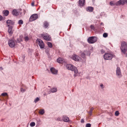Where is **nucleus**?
Instances as JSON below:
<instances>
[{
  "mask_svg": "<svg viewBox=\"0 0 127 127\" xmlns=\"http://www.w3.org/2000/svg\"><path fill=\"white\" fill-rule=\"evenodd\" d=\"M66 66V68L68 70L74 71V72L75 74L74 75L75 77H76L77 76L76 74L78 73V69L76 67L71 64H67Z\"/></svg>",
  "mask_w": 127,
  "mask_h": 127,
  "instance_id": "1",
  "label": "nucleus"
},
{
  "mask_svg": "<svg viewBox=\"0 0 127 127\" xmlns=\"http://www.w3.org/2000/svg\"><path fill=\"white\" fill-rule=\"evenodd\" d=\"M113 57V55L111 53L109 52L105 53L103 56V58L105 60H111Z\"/></svg>",
  "mask_w": 127,
  "mask_h": 127,
  "instance_id": "2",
  "label": "nucleus"
},
{
  "mask_svg": "<svg viewBox=\"0 0 127 127\" xmlns=\"http://www.w3.org/2000/svg\"><path fill=\"white\" fill-rule=\"evenodd\" d=\"M87 40L89 43H93L96 41L97 38L95 36L90 37L88 38Z\"/></svg>",
  "mask_w": 127,
  "mask_h": 127,
  "instance_id": "3",
  "label": "nucleus"
},
{
  "mask_svg": "<svg viewBox=\"0 0 127 127\" xmlns=\"http://www.w3.org/2000/svg\"><path fill=\"white\" fill-rule=\"evenodd\" d=\"M41 35V36L45 40L47 41L50 40L51 37L49 36V35L47 33L42 34Z\"/></svg>",
  "mask_w": 127,
  "mask_h": 127,
  "instance_id": "4",
  "label": "nucleus"
},
{
  "mask_svg": "<svg viewBox=\"0 0 127 127\" xmlns=\"http://www.w3.org/2000/svg\"><path fill=\"white\" fill-rule=\"evenodd\" d=\"M36 41L37 44L39 45L40 48H43L44 47V45L42 40L40 39H37Z\"/></svg>",
  "mask_w": 127,
  "mask_h": 127,
  "instance_id": "5",
  "label": "nucleus"
},
{
  "mask_svg": "<svg viewBox=\"0 0 127 127\" xmlns=\"http://www.w3.org/2000/svg\"><path fill=\"white\" fill-rule=\"evenodd\" d=\"M38 18V15L36 14H34L32 15L29 19V21L32 22L36 20Z\"/></svg>",
  "mask_w": 127,
  "mask_h": 127,
  "instance_id": "6",
  "label": "nucleus"
},
{
  "mask_svg": "<svg viewBox=\"0 0 127 127\" xmlns=\"http://www.w3.org/2000/svg\"><path fill=\"white\" fill-rule=\"evenodd\" d=\"M8 43L10 47H13L15 45L14 40L12 39H10L9 40Z\"/></svg>",
  "mask_w": 127,
  "mask_h": 127,
  "instance_id": "7",
  "label": "nucleus"
},
{
  "mask_svg": "<svg viewBox=\"0 0 127 127\" xmlns=\"http://www.w3.org/2000/svg\"><path fill=\"white\" fill-rule=\"evenodd\" d=\"M0 96H1L5 100H6L8 98V96L6 93H2Z\"/></svg>",
  "mask_w": 127,
  "mask_h": 127,
  "instance_id": "8",
  "label": "nucleus"
},
{
  "mask_svg": "<svg viewBox=\"0 0 127 127\" xmlns=\"http://www.w3.org/2000/svg\"><path fill=\"white\" fill-rule=\"evenodd\" d=\"M116 72V75L119 77H120L122 76V75L121 73V70L119 67H117Z\"/></svg>",
  "mask_w": 127,
  "mask_h": 127,
  "instance_id": "9",
  "label": "nucleus"
},
{
  "mask_svg": "<svg viewBox=\"0 0 127 127\" xmlns=\"http://www.w3.org/2000/svg\"><path fill=\"white\" fill-rule=\"evenodd\" d=\"M72 59L73 60L76 61H79L80 57L77 55L75 54H73L72 56Z\"/></svg>",
  "mask_w": 127,
  "mask_h": 127,
  "instance_id": "10",
  "label": "nucleus"
},
{
  "mask_svg": "<svg viewBox=\"0 0 127 127\" xmlns=\"http://www.w3.org/2000/svg\"><path fill=\"white\" fill-rule=\"evenodd\" d=\"M127 2V0H120L117 2V4L118 5H124L125 3Z\"/></svg>",
  "mask_w": 127,
  "mask_h": 127,
  "instance_id": "11",
  "label": "nucleus"
},
{
  "mask_svg": "<svg viewBox=\"0 0 127 127\" xmlns=\"http://www.w3.org/2000/svg\"><path fill=\"white\" fill-rule=\"evenodd\" d=\"M12 29V26H11L9 27L8 30V32L9 33V35L10 36L12 35V34L13 32Z\"/></svg>",
  "mask_w": 127,
  "mask_h": 127,
  "instance_id": "12",
  "label": "nucleus"
},
{
  "mask_svg": "<svg viewBox=\"0 0 127 127\" xmlns=\"http://www.w3.org/2000/svg\"><path fill=\"white\" fill-rule=\"evenodd\" d=\"M50 70L51 71L52 74H57L58 71L54 68H51Z\"/></svg>",
  "mask_w": 127,
  "mask_h": 127,
  "instance_id": "13",
  "label": "nucleus"
},
{
  "mask_svg": "<svg viewBox=\"0 0 127 127\" xmlns=\"http://www.w3.org/2000/svg\"><path fill=\"white\" fill-rule=\"evenodd\" d=\"M57 62L59 63L63 64L65 62V60L63 58H59L57 60Z\"/></svg>",
  "mask_w": 127,
  "mask_h": 127,
  "instance_id": "14",
  "label": "nucleus"
},
{
  "mask_svg": "<svg viewBox=\"0 0 127 127\" xmlns=\"http://www.w3.org/2000/svg\"><path fill=\"white\" fill-rule=\"evenodd\" d=\"M94 9L93 7L91 6H89L86 8V10L89 12H92L93 11Z\"/></svg>",
  "mask_w": 127,
  "mask_h": 127,
  "instance_id": "15",
  "label": "nucleus"
},
{
  "mask_svg": "<svg viewBox=\"0 0 127 127\" xmlns=\"http://www.w3.org/2000/svg\"><path fill=\"white\" fill-rule=\"evenodd\" d=\"M6 23L8 26H9L11 25H13L14 23L11 20H8L6 21Z\"/></svg>",
  "mask_w": 127,
  "mask_h": 127,
  "instance_id": "16",
  "label": "nucleus"
},
{
  "mask_svg": "<svg viewBox=\"0 0 127 127\" xmlns=\"http://www.w3.org/2000/svg\"><path fill=\"white\" fill-rule=\"evenodd\" d=\"M12 14L14 15L17 16L19 14V13L17 10L16 9H14L13 10Z\"/></svg>",
  "mask_w": 127,
  "mask_h": 127,
  "instance_id": "17",
  "label": "nucleus"
},
{
  "mask_svg": "<svg viewBox=\"0 0 127 127\" xmlns=\"http://www.w3.org/2000/svg\"><path fill=\"white\" fill-rule=\"evenodd\" d=\"M63 119L64 122H67L69 120V118L66 116H63Z\"/></svg>",
  "mask_w": 127,
  "mask_h": 127,
  "instance_id": "18",
  "label": "nucleus"
},
{
  "mask_svg": "<svg viewBox=\"0 0 127 127\" xmlns=\"http://www.w3.org/2000/svg\"><path fill=\"white\" fill-rule=\"evenodd\" d=\"M85 0H79V4L80 6H83L85 4Z\"/></svg>",
  "mask_w": 127,
  "mask_h": 127,
  "instance_id": "19",
  "label": "nucleus"
},
{
  "mask_svg": "<svg viewBox=\"0 0 127 127\" xmlns=\"http://www.w3.org/2000/svg\"><path fill=\"white\" fill-rule=\"evenodd\" d=\"M87 51H84V52H82L81 54V57L83 58H84L86 57V54L87 53Z\"/></svg>",
  "mask_w": 127,
  "mask_h": 127,
  "instance_id": "20",
  "label": "nucleus"
},
{
  "mask_svg": "<svg viewBox=\"0 0 127 127\" xmlns=\"http://www.w3.org/2000/svg\"><path fill=\"white\" fill-rule=\"evenodd\" d=\"M3 13L5 16H7L9 14V11L8 10H5L3 11Z\"/></svg>",
  "mask_w": 127,
  "mask_h": 127,
  "instance_id": "21",
  "label": "nucleus"
},
{
  "mask_svg": "<svg viewBox=\"0 0 127 127\" xmlns=\"http://www.w3.org/2000/svg\"><path fill=\"white\" fill-rule=\"evenodd\" d=\"M39 113L41 115H43L44 113V109H40L39 110Z\"/></svg>",
  "mask_w": 127,
  "mask_h": 127,
  "instance_id": "22",
  "label": "nucleus"
},
{
  "mask_svg": "<svg viewBox=\"0 0 127 127\" xmlns=\"http://www.w3.org/2000/svg\"><path fill=\"white\" fill-rule=\"evenodd\" d=\"M51 92L52 93H54L56 92L57 91V89L56 88H54L51 89Z\"/></svg>",
  "mask_w": 127,
  "mask_h": 127,
  "instance_id": "23",
  "label": "nucleus"
},
{
  "mask_svg": "<svg viewBox=\"0 0 127 127\" xmlns=\"http://www.w3.org/2000/svg\"><path fill=\"white\" fill-rule=\"evenodd\" d=\"M44 25L45 28H46L48 27V26L49 24L46 21L44 23Z\"/></svg>",
  "mask_w": 127,
  "mask_h": 127,
  "instance_id": "24",
  "label": "nucleus"
},
{
  "mask_svg": "<svg viewBox=\"0 0 127 127\" xmlns=\"http://www.w3.org/2000/svg\"><path fill=\"white\" fill-rule=\"evenodd\" d=\"M48 46L50 48L52 47L53 45L52 43L50 42H47V43Z\"/></svg>",
  "mask_w": 127,
  "mask_h": 127,
  "instance_id": "25",
  "label": "nucleus"
},
{
  "mask_svg": "<svg viewBox=\"0 0 127 127\" xmlns=\"http://www.w3.org/2000/svg\"><path fill=\"white\" fill-rule=\"evenodd\" d=\"M24 39L25 41H27L29 39V38L28 36H26L24 37Z\"/></svg>",
  "mask_w": 127,
  "mask_h": 127,
  "instance_id": "26",
  "label": "nucleus"
},
{
  "mask_svg": "<svg viewBox=\"0 0 127 127\" xmlns=\"http://www.w3.org/2000/svg\"><path fill=\"white\" fill-rule=\"evenodd\" d=\"M23 22L22 20H19L18 22V24L20 25L23 24Z\"/></svg>",
  "mask_w": 127,
  "mask_h": 127,
  "instance_id": "27",
  "label": "nucleus"
},
{
  "mask_svg": "<svg viewBox=\"0 0 127 127\" xmlns=\"http://www.w3.org/2000/svg\"><path fill=\"white\" fill-rule=\"evenodd\" d=\"M35 123L34 122H31L30 124V126L31 127H33L35 126Z\"/></svg>",
  "mask_w": 127,
  "mask_h": 127,
  "instance_id": "28",
  "label": "nucleus"
},
{
  "mask_svg": "<svg viewBox=\"0 0 127 127\" xmlns=\"http://www.w3.org/2000/svg\"><path fill=\"white\" fill-rule=\"evenodd\" d=\"M108 34L106 33H104L103 34V36L104 37H106L108 36Z\"/></svg>",
  "mask_w": 127,
  "mask_h": 127,
  "instance_id": "29",
  "label": "nucleus"
},
{
  "mask_svg": "<svg viewBox=\"0 0 127 127\" xmlns=\"http://www.w3.org/2000/svg\"><path fill=\"white\" fill-rule=\"evenodd\" d=\"M119 112L118 111H116L115 113V115L116 116H117L119 115Z\"/></svg>",
  "mask_w": 127,
  "mask_h": 127,
  "instance_id": "30",
  "label": "nucleus"
},
{
  "mask_svg": "<svg viewBox=\"0 0 127 127\" xmlns=\"http://www.w3.org/2000/svg\"><path fill=\"white\" fill-rule=\"evenodd\" d=\"M90 28L91 29L94 30L95 29V28L94 26L93 25H91L90 26Z\"/></svg>",
  "mask_w": 127,
  "mask_h": 127,
  "instance_id": "31",
  "label": "nucleus"
},
{
  "mask_svg": "<svg viewBox=\"0 0 127 127\" xmlns=\"http://www.w3.org/2000/svg\"><path fill=\"white\" fill-rule=\"evenodd\" d=\"M39 98L37 97L34 100V102L35 103H36L37 102L39 101Z\"/></svg>",
  "mask_w": 127,
  "mask_h": 127,
  "instance_id": "32",
  "label": "nucleus"
},
{
  "mask_svg": "<svg viewBox=\"0 0 127 127\" xmlns=\"http://www.w3.org/2000/svg\"><path fill=\"white\" fill-rule=\"evenodd\" d=\"M17 40L19 42H20V41H22V37L21 36H20L19 38Z\"/></svg>",
  "mask_w": 127,
  "mask_h": 127,
  "instance_id": "33",
  "label": "nucleus"
},
{
  "mask_svg": "<svg viewBox=\"0 0 127 127\" xmlns=\"http://www.w3.org/2000/svg\"><path fill=\"white\" fill-rule=\"evenodd\" d=\"M91 124L89 123L87 124L86 125V127H91Z\"/></svg>",
  "mask_w": 127,
  "mask_h": 127,
  "instance_id": "34",
  "label": "nucleus"
},
{
  "mask_svg": "<svg viewBox=\"0 0 127 127\" xmlns=\"http://www.w3.org/2000/svg\"><path fill=\"white\" fill-rule=\"evenodd\" d=\"M21 91L22 92H24L25 91V89H23L22 87L21 88Z\"/></svg>",
  "mask_w": 127,
  "mask_h": 127,
  "instance_id": "35",
  "label": "nucleus"
},
{
  "mask_svg": "<svg viewBox=\"0 0 127 127\" xmlns=\"http://www.w3.org/2000/svg\"><path fill=\"white\" fill-rule=\"evenodd\" d=\"M110 4L111 6L113 5H114V4L113 3V2L112 1L110 2L109 3Z\"/></svg>",
  "mask_w": 127,
  "mask_h": 127,
  "instance_id": "36",
  "label": "nucleus"
},
{
  "mask_svg": "<svg viewBox=\"0 0 127 127\" xmlns=\"http://www.w3.org/2000/svg\"><path fill=\"white\" fill-rule=\"evenodd\" d=\"M100 51L101 52V53L102 54L104 53L105 52V51H104V50L103 49H102Z\"/></svg>",
  "mask_w": 127,
  "mask_h": 127,
  "instance_id": "37",
  "label": "nucleus"
},
{
  "mask_svg": "<svg viewBox=\"0 0 127 127\" xmlns=\"http://www.w3.org/2000/svg\"><path fill=\"white\" fill-rule=\"evenodd\" d=\"M34 1H32L31 3L32 5V6H35V5H34Z\"/></svg>",
  "mask_w": 127,
  "mask_h": 127,
  "instance_id": "38",
  "label": "nucleus"
},
{
  "mask_svg": "<svg viewBox=\"0 0 127 127\" xmlns=\"http://www.w3.org/2000/svg\"><path fill=\"white\" fill-rule=\"evenodd\" d=\"M94 109V108L93 107L91 108L90 111H91V112H92V111Z\"/></svg>",
  "mask_w": 127,
  "mask_h": 127,
  "instance_id": "39",
  "label": "nucleus"
},
{
  "mask_svg": "<svg viewBox=\"0 0 127 127\" xmlns=\"http://www.w3.org/2000/svg\"><path fill=\"white\" fill-rule=\"evenodd\" d=\"M84 119H81V122L82 123H84Z\"/></svg>",
  "mask_w": 127,
  "mask_h": 127,
  "instance_id": "40",
  "label": "nucleus"
},
{
  "mask_svg": "<svg viewBox=\"0 0 127 127\" xmlns=\"http://www.w3.org/2000/svg\"><path fill=\"white\" fill-rule=\"evenodd\" d=\"M57 120L59 121H61V119L60 118H58L57 119Z\"/></svg>",
  "mask_w": 127,
  "mask_h": 127,
  "instance_id": "41",
  "label": "nucleus"
},
{
  "mask_svg": "<svg viewBox=\"0 0 127 127\" xmlns=\"http://www.w3.org/2000/svg\"><path fill=\"white\" fill-rule=\"evenodd\" d=\"M2 19V17L0 15V21Z\"/></svg>",
  "mask_w": 127,
  "mask_h": 127,
  "instance_id": "42",
  "label": "nucleus"
},
{
  "mask_svg": "<svg viewBox=\"0 0 127 127\" xmlns=\"http://www.w3.org/2000/svg\"><path fill=\"white\" fill-rule=\"evenodd\" d=\"M103 85L102 84H101L100 85V86L102 88H103Z\"/></svg>",
  "mask_w": 127,
  "mask_h": 127,
  "instance_id": "43",
  "label": "nucleus"
},
{
  "mask_svg": "<svg viewBox=\"0 0 127 127\" xmlns=\"http://www.w3.org/2000/svg\"><path fill=\"white\" fill-rule=\"evenodd\" d=\"M92 112H91V111H90L89 113V114H90V115H91L92 114Z\"/></svg>",
  "mask_w": 127,
  "mask_h": 127,
  "instance_id": "44",
  "label": "nucleus"
}]
</instances>
